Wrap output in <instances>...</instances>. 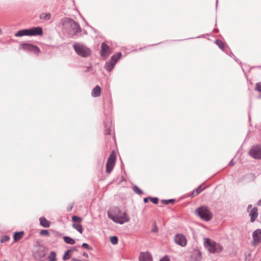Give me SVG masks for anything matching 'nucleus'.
<instances>
[{
	"label": "nucleus",
	"mask_w": 261,
	"mask_h": 261,
	"mask_svg": "<svg viewBox=\"0 0 261 261\" xmlns=\"http://www.w3.org/2000/svg\"><path fill=\"white\" fill-rule=\"evenodd\" d=\"M218 0H216V8H217V6H218Z\"/></svg>",
	"instance_id": "56"
},
{
	"label": "nucleus",
	"mask_w": 261,
	"mask_h": 261,
	"mask_svg": "<svg viewBox=\"0 0 261 261\" xmlns=\"http://www.w3.org/2000/svg\"><path fill=\"white\" fill-rule=\"evenodd\" d=\"M151 231L153 233L157 232L158 231V227L156 226L155 222L153 223Z\"/></svg>",
	"instance_id": "37"
},
{
	"label": "nucleus",
	"mask_w": 261,
	"mask_h": 261,
	"mask_svg": "<svg viewBox=\"0 0 261 261\" xmlns=\"http://www.w3.org/2000/svg\"><path fill=\"white\" fill-rule=\"evenodd\" d=\"M245 178H254V174L253 173H250L248 174H247L245 176Z\"/></svg>",
	"instance_id": "42"
},
{
	"label": "nucleus",
	"mask_w": 261,
	"mask_h": 261,
	"mask_svg": "<svg viewBox=\"0 0 261 261\" xmlns=\"http://www.w3.org/2000/svg\"><path fill=\"white\" fill-rule=\"evenodd\" d=\"M110 240L111 243L113 245H116L118 242V238L117 236H115L111 237L110 238Z\"/></svg>",
	"instance_id": "32"
},
{
	"label": "nucleus",
	"mask_w": 261,
	"mask_h": 261,
	"mask_svg": "<svg viewBox=\"0 0 261 261\" xmlns=\"http://www.w3.org/2000/svg\"><path fill=\"white\" fill-rule=\"evenodd\" d=\"M252 207V205L251 204H249L247 206V209H249L250 208H251Z\"/></svg>",
	"instance_id": "55"
},
{
	"label": "nucleus",
	"mask_w": 261,
	"mask_h": 261,
	"mask_svg": "<svg viewBox=\"0 0 261 261\" xmlns=\"http://www.w3.org/2000/svg\"><path fill=\"white\" fill-rule=\"evenodd\" d=\"M72 221L73 223L80 224L82 221V218L81 217L74 215L72 217Z\"/></svg>",
	"instance_id": "29"
},
{
	"label": "nucleus",
	"mask_w": 261,
	"mask_h": 261,
	"mask_svg": "<svg viewBox=\"0 0 261 261\" xmlns=\"http://www.w3.org/2000/svg\"><path fill=\"white\" fill-rule=\"evenodd\" d=\"M116 161V155L115 154V151L113 150L110 154L106 163V171L107 173H110L112 171L114 167Z\"/></svg>",
	"instance_id": "11"
},
{
	"label": "nucleus",
	"mask_w": 261,
	"mask_h": 261,
	"mask_svg": "<svg viewBox=\"0 0 261 261\" xmlns=\"http://www.w3.org/2000/svg\"><path fill=\"white\" fill-rule=\"evenodd\" d=\"M203 36H204L203 35H201V36H199L196 37V38H202V37H203Z\"/></svg>",
	"instance_id": "54"
},
{
	"label": "nucleus",
	"mask_w": 261,
	"mask_h": 261,
	"mask_svg": "<svg viewBox=\"0 0 261 261\" xmlns=\"http://www.w3.org/2000/svg\"><path fill=\"white\" fill-rule=\"evenodd\" d=\"M108 216L113 222L120 224H123L129 221L126 213L122 212L118 206L112 207L108 212Z\"/></svg>",
	"instance_id": "2"
},
{
	"label": "nucleus",
	"mask_w": 261,
	"mask_h": 261,
	"mask_svg": "<svg viewBox=\"0 0 261 261\" xmlns=\"http://www.w3.org/2000/svg\"><path fill=\"white\" fill-rule=\"evenodd\" d=\"M132 189L134 192L138 195H141L143 193V191L136 185H134Z\"/></svg>",
	"instance_id": "30"
},
{
	"label": "nucleus",
	"mask_w": 261,
	"mask_h": 261,
	"mask_svg": "<svg viewBox=\"0 0 261 261\" xmlns=\"http://www.w3.org/2000/svg\"><path fill=\"white\" fill-rule=\"evenodd\" d=\"M43 32L41 27H34L29 29H21L15 33V36L20 37L24 36H42Z\"/></svg>",
	"instance_id": "3"
},
{
	"label": "nucleus",
	"mask_w": 261,
	"mask_h": 261,
	"mask_svg": "<svg viewBox=\"0 0 261 261\" xmlns=\"http://www.w3.org/2000/svg\"><path fill=\"white\" fill-rule=\"evenodd\" d=\"M91 68H92L91 66H87L86 67V69L84 71V72L86 73V72H89L90 69H91Z\"/></svg>",
	"instance_id": "46"
},
{
	"label": "nucleus",
	"mask_w": 261,
	"mask_h": 261,
	"mask_svg": "<svg viewBox=\"0 0 261 261\" xmlns=\"http://www.w3.org/2000/svg\"><path fill=\"white\" fill-rule=\"evenodd\" d=\"M122 56V55L121 52H117L111 56L110 60L107 62L105 65V68L107 71L108 72L112 71L118 61L121 58Z\"/></svg>",
	"instance_id": "7"
},
{
	"label": "nucleus",
	"mask_w": 261,
	"mask_h": 261,
	"mask_svg": "<svg viewBox=\"0 0 261 261\" xmlns=\"http://www.w3.org/2000/svg\"><path fill=\"white\" fill-rule=\"evenodd\" d=\"M204 246L210 253L213 254L219 253L223 249V247L221 245L208 238L204 239Z\"/></svg>",
	"instance_id": "6"
},
{
	"label": "nucleus",
	"mask_w": 261,
	"mask_h": 261,
	"mask_svg": "<svg viewBox=\"0 0 261 261\" xmlns=\"http://www.w3.org/2000/svg\"><path fill=\"white\" fill-rule=\"evenodd\" d=\"M215 43L223 51H224V50H225V49L226 48V46H227V45L225 43H224L222 41L218 40V39H216L215 41Z\"/></svg>",
	"instance_id": "21"
},
{
	"label": "nucleus",
	"mask_w": 261,
	"mask_h": 261,
	"mask_svg": "<svg viewBox=\"0 0 261 261\" xmlns=\"http://www.w3.org/2000/svg\"><path fill=\"white\" fill-rule=\"evenodd\" d=\"M10 239L9 236L7 235H4L2 237L0 242L1 243H4L8 241Z\"/></svg>",
	"instance_id": "33"
},
{
	"label": "nucleus",
	"mask_w": 261,
	"mask_h": 261,
	"mask_svg": "<svg viewBox=\"0 0 261 261\" xmlns=\"http://www.w3.org/2000/svg\"><path fill=\"white\" fill-rule=\"evenodd\" d=\"M174 240L176 244L181 247H185L187 244V238L182 233H176L174 236Z\"/></svg>",
	"instance_id": "12"
},
{
	"label": "nucleus",
	"mask_w": 261,
	"mask_h": 261,
	"mask_svg": "<svg viewBox=\"0 0 261 261\" xmlns=\"http://www.w3.org/2000/svg\"><path fill=\"white\" fill-rule=\"evenodd\" d=\"M201 188V185H200L199 186H198L197 188L194 190V192L196 193V195H198L199 193H200L202 191H203L205 188H203L202 189Z\"/></svg>",
	"instance_id": "34"
},
{
	"label": "nucleus",
	"mask_w": 261,
	"mask_h": 261,
	"mask_svg": "<svg viewBox=\"0 0 261 261\" xmlns=\"http://www.w3.org/2000/svg\"><path fill=\"white\" fill-rule=\"evenodd\" d=\"M249 216L250 217V222L253 223L258 216V210L256 207L252 208L249 212Z\"/></svg>",
	"instance_id": "17"
},
{
	"label": "nucleus",
	"mask_w": 261,
	"mask_h": 261,
	"mask_svg": "<svg viewBox=\"0 0 261 261\" xmlns=\"http://www.w3.org/2000/svg\"><path fill=\"white\" fill-rule=\"evenodd\" d=\"M139 261H152L151 255L148 252H141L139 257Z\"/></svg>",
	"instance_id": "16"
},
{
	"label": "nucleus",
	"mask_w": 261,
	"mask_h": 261,
	"mask_svg": "<svg viewBox=\"0 0 261 261\" xmlns=\"http://www.w3.org/2000/svg\"><path fill=\"white\" fill-rule=\"evenodd\" d=\"M153 204H157L159 203V198L158 197H150V200Z\"/></svg>",
	"instance_id": "39"
},
{
	"label": "nucleus",
	"mask_w": 261,
	"mask_h": 261,
	"mask_svg": "<svg viewBox=\"0 0 261 261\" xmlns=\"http://www.w3.org/2000/svg\"><path fill=\"white\" fill-rule=\"evenodd\" d=\"M196 195H196V193H195V192H194V190L190 194V196L191 197H193Z\"/></svg>",
	"instance_id": "47"
},
{
	"label": "nucleus",
	"mask_w": 261,
	"mask_h": 261,
	"mask_svg": "<svg viewBox=\"0 0 261 261\" xmlns=\"http://www.w3.org/2000/svg\"><path fill=\"white\" fill-rule=\"evenodd\" d=\"M251 255V254L250 253H248L247 254H245V256H246V258H247V257H249Z\"/></svg>",
	"instance_id": "53"
},
{
	"label": "nucleus",
	"mask_w": 261,
	"mask_h": 261,
	"mask_svg": "<svg viewBox=\"0 0 261 261\" xmlns=\"http://www.w3.org/2000/svg\"><path fill=\"white\" fill-rule=\"evenodd\" d=\"M72 47L75 53L82 58H88L92 55L91 49L83 43L75 42Z\"/></svg>",
	"instance_id": "5"
},
{
	"label": "nucleus",
	"mask_w": 261,
	"mask_h": 261,
	"mask_svg": "<svg viewBox=\"0 0 261 261\" xmlns=\"http://www.w3.org/2000/svg\"><path fill=\"white\" fill-rule=\"evenodd\" d=\"M61 23L64 32L70 38H73L82 31L80 24L72 18L64 17L62 19Z\"/></svg>",
	"instance_id": "1"
},
{
	"label": "nucleus",
	"mask_w": 261,
	"mask_h": 261,
	"mask_svg": "<svg viewBox=\"0 0 261 261\" xmlns=\"http://www.w3.org/2000/svg\"><path fill=\"white\" fill-rule=\"evenodd\" d=\"M194 38H188V39H194ZM187 39H186L185 40H186Z\"/></svg>",
	"instance_id": "57"
},
{
	"label": "nucleus",
	"mask_w": 261,
	"mask_h": 261,
	"mask_svg": "<svg viewBox=\"0 0 261 261\" xmlns=\"http://www.w3.org/2000/svg\"><path fill=\"white\" fill-rule=\"evenodd\" d=\"M39 18L46 21H48L51 19V14L50 13H42L40 14Z\"/></svg>",
	"instance_id": "23"
},
{
	"label": "nucleus",
	"mask_w": 261,
	"mask_h": 261,
	"mask_svg": "<svg viewBox=\"0 0 261 261\" xmlns=\"http://www.w3.org/2000/svg\"><path fill=\"white\" fill-rule=\"evenodd\" d=\"M71 255L72 250H67L64 252L62 258L64 260H67L71 258Z\"/></svg>",
	"instance_id": "25"
},
{
	"label": "nucleus",
	"mask_w": 261,
	"mask_h": 261,
	"mask_svg": "<svg viewBox=\"0 0 261 261\" xmlns=\"http://www.w3.org/2000/svg\"><path fill=\"white\" fill-rule=\"evenodd\" d=\"M73 207V203H71V205H69L67 207V211L70 212L72 210Z\"/></svg>",
	"instance_id": "43"
},
{
	"label": "nucleus",
	"mask_w": 261,
	"mask_h": 261,
	"mask_svg": "<svg viewBox=\"0 0 261 261\" xmlns=\"http://www.w3.org/2000/svg\"><path fill=\"white\" fill-rule=\"evenodd\" d=\"M213 32L215 33H217L218 32V29H214L213 31Z\"/></svg>",
	"instance_id": "52"
},
{
	"label": "nucleus",
	"mask_w": 261,
	"mask_h": 261,
	"mask_svg": "<svg viewBox=\"0 0 261 261\" xmlns=\"http://www.w3.org/2000/svg\"><path fill=\"white\" fill-rule=\"evenodd\" d=\"M230 57L232 58L238 63H239L241 67H242V70L243 71L244 73L246 74V73L245 72V70H244L243 67H242V62L233 55L232 53H231Z\"/></svg>",
	"instance_id": "31"
},
{
	"label": "nucleus",
	"mask_w": 261,
	"mask_h": 261,
	"mask_svg": "<svg viewBox=\"0 0 261 261\" xmlns=\"http://www.w3.org/2000/svg\"><path fill=\"white\" fill-rule=\"evenodd\" d=\"M82 19L86 22V23L87 25L89 26L91 28V29L93 30L94 32H96V30L92 27L89 25V24L87 23V22L86 21L85 19L83 17H82Z\"/></svg>",
	"instance_id": "44"
},
{
	"label": "nucleus",
	"mask_w": 261,
	"mask_h": 261,
	"mask_svg": "<svg viewBox=\"0 0 261 261\" xmlns=\"http://www.w3.org/2000/svg\"><path fill=\"white\" fill-rule=\"evenodd\" d=\"M256 204L258 206H261V199L257 201Z\"/></svg>",
	"instance_id": "50"
},
{
	"label": "nucleus",
	"mask_w": 261,
	"mask_h": 261,
	"mask_svg": "<svg viewBox=\"0 0 261 261\" xmlns=\"http://www.w3.org/2000/svg\"><path fill=\"white\" fill-rule=\"evenodd\" d=\"M175 202V199H162L161 200L162 203L165 205L169 204H173Z\"/></svg>",
	"instance_id": "28"
},
{
	"label": "nucleus",
	"mask_w": 261,
	"mask_h": 261,
	"mask_svg": "<svg viewBox=\"0 0 261 261\" xmlns=\"http://www.w3.org/2000/svg\"><path fill=\"white\" fill-rule=\"evenodd\" d=\"M72 226L74 229H75L80 233H82L83 232V228L81 224L73 223Z\"/></svg>",
	"instance_id": "27"
},
{
	"label": "nucleus",
	"mask_w": 261,
	"mask_h": 261,
	"mask_svg": "<svg viewBox=\"0 0 261 261\" xmlns=\"http://www.w3.org/2000/svg\"><path fill=\"white\" fill-rule=\"evenodd\" d=\"M224 52L227 55H228L230 57L231 55V53H232L231 50L230 49L229 47L228 46H226V48Z\"/></svg>",
	"instance_id": "40"
},
{
	"label": "nucleus",
	"mask_w": 261,
	"mask_h": 261,
	"mask_svg": "<svg viewBox=\"0 0 261 261\" xmlns=\"http://www.w3.org/2000/svg\"><path fill=\"white\" fill-rule=\"evenodd\" d=\"M19 48L22 50L33 53L35 54H38L40 52V49L37 46L32 43L23 42L19 44Z\"/></svg>",
	"instance_id": "9"
},
{
	"label": "nucleus",
	"mask_w": 261,
	"mask_h": 261,
	"mask_svg": "<svg viewBox=\"0 0 261 261\" xmlns=\"http://www.w3.org/2000/svg\"><path fill=\"white\" fill-rule=\"evenodd\" d=\"M24 232L23 231H16L13 234V239L15 242L18 241L22 238Z\"/></svg>",
	"instance_id": "20"
},
{
	"label": "nucleus",
	"mask_w": 261,
	"mask_h": 261,
	"mask_svg": "<svg viewBox=\"0 0 261 261\" xmlns=\"http://www.w3.org/2000/svg\"><path fill=\"white\" fill-rule=\"evenodd\" d=\"M160 261H170V260L168 256L165 255L160 259Z\"/></svg>",
	"instance_id": "41"
},
{
	"label": "nucleus",
	"mask_w": 261,
	"mask_h": 261,
	"mask_svg": "<svg viewBox=\"0 0 261 261\" xmlns=\"http://www.w3.org/2000/svg\"><path fill=\"white\" fill-rule=\"evenodd\" d=\"M254 90L259 93H261V82L256 83Z\"/></svg>",
	"instance_id": "35"
},
{
	"label": "nucleus",
	"mask_w": 261,
	"mask_h": 261,
	"mask_svg": "<svg viewBox=\"0 0 261 261\" xmlns=\"http://www.w3.org/2000/svg\"><path fill=\"white\" fill-rule=\"evenodd\" d=\"M123 166H124V165H122L121 166V168H122V167H123Z\"/></svg>",
	"instance_id": "59"
},
{
	"label": "nucleus",
	"mask_w": 261,
	"mask_h": 261,
	"mask_svg": "<svg viewBox=\"0 0 261 261\" xmlns=\"http://www.w3.org/2000/svg\"><path fill=\"white\" fill-rule=\"evenodd\" d=\"M70 250H72V252L73 251H76L77 250V249H76V248L75 247H71V249Z\"/></svg>",
	"instance_id": "51"
},
{
	"label": "nucleus",
	"mask_w": 261,
	"mask_h": 261,
	"mask_svg": "<svg viewBox=\"0 0 261 261\" xmlns=\"http://www.w3.org/2000/svg\"><path fill=\"white\" fill-rule=\"evenodd\" d=\"M82 247L84 248L87 249L88 250H92V247H90L87 243H83L82 244Z\"/></svg>",
	"instance_id": "38"
},
{
	"label": "nucleus",
	"mask_w": 261,
	"mask_h": 261,
	"mask_svg": "<svg viewBox=\"0 0 261 261\" xmlns=\"http://www.w3.org/2000/svg\"><path fill=\"white\" fill-rule=\"evenodd\" d=\"M40 235L42 236H48L49 235V232L48 230L42 229L40 231Z\"/></svg>",
	"instance_id": "36"
},
{
	"label": "nucleus",
	"mask_w": 261,
	"mask_h": 261,
	"mask_svg": "<svg viewBox=\"0 0 261 261\" xmlns=\"http://www.w3.org/2000/svg\"><path fill=\"white\" fill-rule=\"evenodd\" d=\"M248 154L255 160H261V145H253L249 150Z\"/></svg>",
	"instance_id": "10"
},
{
	"label": "nucleus",
	"mask_w": 261,
	"mask_h": 261,
	"mask_svg": "<svg viewBox=\"0 0 261 261\" xmlns=\"http://www.w3.org/2000/svg\"><path fill=\"white\" fill-rule=\"evenodd\" d=\"M63 240L68 244L73 245L75 243V240L69 236H64Z\"/></svg>",
	"instance_id": "22"
},
{
	"label": "nucleus",
	"mask_w": 261,
	"mask_h": 261,
	"mask_svg": "<svg viewBox=\"0 0 261 261\" xmlns=\"http://www.w3.org/2000/svg\"><path fill=\"white\" fill-rule=\"evenodd\" d=\"M201 252L197 249H194L190 255V261H200L201 260Z\"/></svg>",
	"instance_id": "15"
},
{
	"label": "nucleus",
	"mask_w": 261,
	"mask_h": 261,
	"mask_svg": "<svg viewBox=\"0 0 261 261\" xmlns=\"http://www.w3.org/2000/svg\"><path fill=\"white\" fill-rule=\"evenodd\" d=\"M111 53V49L110 47L105 42H102L101 44V49L100 54L101 57L106 59Z\"/></svg>",
	"instance_id": "13"
},
{
	"label": "nucleus",
	"mask_w": 261,
	"mask_h": 261,
	"mask_svg": "<svg viewBox=\"0 0 261 261\" xmlns=\"http://www.w3.org/2000/svg\"><path fill=\"white\" fill-rule=\"evenodd\" d=\"M101 89L98 85H96L92 90L91 95L93 97H97L100 95Z\"/></svg>",
	"instance_id": "18"
},
{
	"label": "nucleus",
	"mask_w": 261,
	"mask_h": 261,
	"mask_svg": "<svg viewBox=\"0 0 261 261\" xmlns=\"http://www.w3.org/2000/svg\"><path fill=\"white\" fill-rule=\"evenodd\" d=\"M149 200H150V196L145 197L143 199V201H144V203H147L148 202Z\"/></svg>",
	"instance_id": "45"
},
{
	"label": "nucleus",
	"mask_w": 261,
	"mask_h": 261,
	"mask_svg": "<svg viewBox=\"0 0 261 261\" xmlns=\"http://www.w3.org/2000/svg\"><path fill=\"white\" fill-rule=\"evenodd\" d=\"M194 214L206 222L211 220L213 217V214L209 207L205 205H201L196 208Z\"/></svg>",
	"instance_id": "4"
},
{
	"label": "nucleus",
	"mask_w": 261,
	"mask_h": 261,
	"mask_svg": "<svg viewBox=\"0 0 261 261\" xmlns=\"http://www.w3.org/2000/svg\"><path fill=\"white\" fill-rule=\"evenodd\" d=\"M48 261H56L57 260V254L55 251H52L50 252L47 257Z\"/></svg>",
	"instance_id": "26"
},
{
	"label": "nucleus",
	"mask_w": 261,
	"mask_h": 261,
	"mask_svg": "<svg viewBox=\"0 0 261 261\" xmlns=\"http://www.w3.org/2000/svg\"><path fill=\"white\" fill-rule=\"evenodd\" d=\"M83 255L86 257H88V254L86 252H84Z\"/></svg>",
	"instance_id": "49"
},
{
	"label": "nucleus",
	"mask_w": 261,
	"mask_h": 261,
	"mask_svg": "<svg viewBox=\"0 0 261 261\" xmlns=\"http://www.w3.org/2000/svg\"><path fill=\"white\" fill-rule=\"evenodd\" d=\"M252 238L251 243L252 246H256L261 243V229H257L253 232Z\"/></svg>",
	"instance_id": "14"
},
{
	"label": "nucleus",
	"mask_w": 261,
	"mask_h": 261,
	"mask_svg": "<svg viewBox=\"0 0 261 261\" xmlns=\"http://www.w3.org/2000/svg\"><path fill=\"white\" fill-rule=\"evenodd\" d=\"M234 164L233 161V159H232L228 163V166H233Z\"/></svg>",
	"instance_id": "48"
},
{
	"label": "nucleus",
	"mask_w": 261,
	"mask_h": 261,
	"mask_svg": "<svg viewBox=\"0 0 261 261\" xmlns=\"http://www.w3.org/2000/svg\"><path fill=\"white\" fill-rule=\"evenodd\" d=\"M111 122H105V134L106 135H110L111 129Z\"/></svg>",
	"instance_id": "24"
},
{
	"label": "nucleus",
	"mask_w": 261,
	"mask_h": 261,
	"mask_svg": "<svg viewBox=\"0 0 261 261\" xmlns=\"http://www.w3.org/2000/svg\"><path fill=\"white\" fill-rule=\"evenodd\" d=\"M2 30L0 29V34L2 33Z\"/></svg>",
	"instance_id": "58"
},
{
	"label": "nucleus",
	"mask_w": 261,
	"mask_h": 261,
	"mask_svg": "<svg viewBox=\"0 0 261 261\" xmlns=\"http://www.w3.org/2000/svg\"><path fill=\"white\" fill-rule=\"evenodd\" d=\"M181 39L178 40V41H181Z\"/></svg>",
	"instance_id": "60"
},
{
	"label": "nucleus",
	"mask_w": 261,
	"mask_h": 261,
	"mask_svg": "<svg viewBox=\"0 0 261 261\" xmlns=\"http://www.w3.org/2000/svg\"><path fill=\"white\" fill-rule=\"evenodd\" d=\"M39 221L40 225L45 228H48L50 226V222L47 220L44 217H40Z\"/></svg>",
	"instance_id": "19"
},
{
	"label": "nucleus",
	"mask_w": 261,
	"mask_h": 261,
	"mask_svg": "<svg viewBox=\"0 0 261 261\" xmlns=\"http://www.w3.org/2000/svg\"><path fill=\"white\" fill-rule=\"evenodd\" d=\"M36 249L34 251L33 256L34 258L37 260H41L46 255L44 246L41 244L35 246Z\"/></svg>",
	"instance_id": "8"
}]
</instances>
